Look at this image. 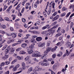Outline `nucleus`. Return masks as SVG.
<instances>
[{
  "label": "nucleus",
  "instance_id": "1",
  "mask_svg": "<svg viewBox=\"0 0 74 74\" xmlns=\"http://www.w3.org/2000/svg\"><path fill=\"white\" fill-rule=\"evenodd\" d=\"M9 51H10V54H12L14 52V49L13 48H10V46L8 47L7 49H6L5 50V52H7V53L9 52Z\"/></svg>",
  "mask_w": 74,
  "mask_h": 74
},
{
  "label": "nucleus",
  "instance_id": "2",
  "mask_svg": "<svg viewBox=\"0 0 74 74\" xmlns=\"http://www.w3.org/2000/svg\"><path fill=\"white\" fill-rule=\"evenodd\" d=\"M40 52L36 51L34 54L32 55V56L33 57H41L42 56V55H40Z\"/></svg>",
  "mask_w": 74,
  "mask_h": 74
},
{
  "label": "nucleus",
  "instance_id": "3",
  "mask_svg": "<svg viewBox=\"0 0 74 74\" xmlns=\"http://www.w3.org/2000/svg\"><path fill=\"white\" fill-rule=\"evenodd\" d=\"M55 30H52L50 32L48 33L47 34L50 36H52L53 34V33H55Z\"/></svg>",
  "mask_w": 74,
  "mask_h": 74
},
{
  "label": "nucleus",
  "instance_id": "4",
  "mask_svg": "<svg viewBox=\"0 0 74 74\" xmlns=\"http://www.w3.org/2000/svg\"><path fill=\"white\" fill-rule=\"evenodd\" d=\"M38 64L39 65H40V64H41L42 66H47L49 65V64L48 63H44L43 62L42 63H41L40 62H39Z\"/></svg>",
  "mask_w": 74,
  "mask_h": 74
},
{
  "label": "nucleus",
  "instance_id": "5",
  "mask_svg": "<svg viewBox=\"0 0 74 74\" xmlns=\"http://www.w3.org/2000/svg\"><path fill=\"white\" fill-rule=\"evenodd\" d=\"M59 16L57 15L53 19L52 21L54 22V21H55L57 20L58 18H59Z\"/></svg>",
  "mask_w": 74,
  "mask_h": 74
},
{
  "label": "nucleus",
  "instance_id": "6",
  "mask_svg": "<svg viewBox=\"0 0 74 74\" xmlns=\"http://www.w3.org/2000/svg\"><path fill=\"white\" fill-rule=\"evenodd\" d=\"M66 45L67 48H69L70 47L71 45V43L69 42V41H68L66 43Z\"/></svg>",
  "mask_w": 74,
  "mask_h": 74
},
{
  "label": "nucleus",
  "instance_id": "7",
  "mask_svg": "<svg viewBox=\"0 0 74 74\" xmlns=\"http://www.w3.org/2000/svg\"><path fill=\"white\" fill-rule=\"evenodd\" d=\"M11 35H12V37L13 38H15L16 37V33H12Z\"/></svg>",
  "mask_w": 74,
  "mask_h": 74
},
{
  "label": "nucleus",
  "instance_id": "8",
  "mask_svg": "<svg viewBox=\"0 0 74 74\" xmlns=\"http://www.w3.org/2000/svg\"><path fill=\"white\" fill-rule=\"evenodd\" d=\"M44 45H45V43H40L38 44V47H43Z\"/></svg>",
  "mask_w": 74,
  "mask_h": 74
},
{
  "label": "nucleus",
  "instance_id": "9",
  "mask_svg": "<svg viewBox=\"0 0 74 74\" xmlns=\"http://www.w3.org/2000/svg\"><path fill=\"white\" fill-rule=\"evenodd\" d=\"M30 41L32 43H37V41L34 39H31L30 40Z\"/></svg>",
  "mask_w": 74,
  "mask_h": 74
},
{
  "label": "nucleus",
  "instance_id": "10",
  "mask_svg": "<svg viewBox=\"0 0 74 74\" xmlns=\"http://www.w3.org/2000/svg\"><path fill=\"white\" fill-rule=\"evenodd\" d=\"M36 40L37 41H40L42 40V38L41 37H38L36 38Z\"/></svg>",
  "mask_w": 74,
  "mask_h": 74
},
{
  "label": "nucleus",
  "instance_id": "11",
  "mask_svg": "<svg viewBox=\"0 0 74 74\" xmlns=\"http://www.w3.org/2000/svg\"><path fill=\"white\" fill-rule=\"evenodd\" d=\"M47 57V54H44L43 55V56L41 57V58L42 59H45Z\"/></svg>",
  "mask_w": 74,
  "mask_h": 74
},
{
  "label": "nucleus",
  "instance_id": "12",
  "mask_svg": "<svg viewBox=\"0 0 74 74\" xmlns=\"http://www.w3.org/2000/svg\"><path fill=\"white\" fill-rule=\"evenodd\" d=\"M34 45H35V44L34 43L32 44L31 45L29 46V48L31 49H33V48H34Z\"/></svg>",
  "mask_w": 74,
  "mask_h": 74
},
{
  "label": "nucleus",
  "instance_id": "13",
  "mask_svg": "<svg viewBox=\"0 0 74 74\" xmlns=\"http://www.w3.org/2000/svg\"><path fill=\"white\" fill-rule=\"evenodd\" d=\"M32 70H33V68L32 67H31L28 70L27 73H28V74L29 73H30L32 71Z\"/></svg>",
  "mask_w": 74,
  "mask_h": 74
},
{
  "label": "nucleus",
  "instance_id": "14",
  "mask_svg": "<svg viewBox=\"0 0 74 74\" xmlns=\"http://www.w3.org/2000/svg\"><path fill=\"white\" fill-rule=\"evenodd\" d=\"M33 51L32 50L30 49H29L27 50V52L28 53H29V54L32 53Z\"/></svg>",
  "mask_w": 74,
  "mask_h": 74
},
{
  "label": "nucleus",
  "instance_id": "15",
  "mask_svg": "<svg viewBox=\"0 0 74 74\" xmlns=\"http://www.w3.org/2000/svg\"><path fill=\"white\" fill-rule=\"evenodd\" d=\"M5 40H3V39H2V38H1V37H0V44H3L4 42H5Z\"/></svg>",
  "mask_w": 74,
  "mask_h": 74
},
{
  "label": "nucleus",
  "instance_id": "16",
  "mask_svg": "<svg viewBox=\"0 0 74 74\" xmlns=\"http://www.w3.org/2000/svg\"><path fill=\"white\" fill-rule=\"evenodd\" d=\"M22 65L23 67V69L24 70H25L26 68V65H25V62H23L22 63Z\"/></svg>",
  "mask_w": 74,
  "mask_h": 74
},
{
  "label": "nucleus",
  "instance_id": "17",
  "mask_svg": "<svg viewBox=\"0 0 74 74\" xmlns=\"http://www.w3.org/2000/svg\"><path fill=\"white\" fill-rule=\"evenodd\" d=\"M35 69V70H36V71H39L40 70V68L39 67V66H36Z\"/></svg>",
  "mask_w": 74,
  "mask_h": 74
},
{
  "label": "nucleus",
  "instance_id": "18",
  "mask_svg": "<svg viewBox=\"0 0 74 74\" xmlns=\"http://www.w3.org/2000/svg\"><path fill=\"white\" fill-rule=\"evenodd\" d=\"M8 46V45H5L4 46V47L2 48V51L5 50V49L7 48Z\"/></svg>",
  "mask_w": 74,
  "mask_h": 74
},
{
  "label": "nucleus",
  "instance_id": "19",
  "mask_svg": "<svg viewBox=\"0 0 74 74\" xmlns=\"http://www.w3.org/2000/svg\"><path fill=\"white\" fill-rule=\"evenodd\" d=\"M26 53V52L24 51L23 50L19 52L20 54H25Z\"/></svg>",
  "mask_w": 74,
  "mask_h": 74
},
{
  "label": "nucleus",
  "instance_id": "20",
  "mask_svg": "<svg viewBox=\"0 0 74 74\" xmlns=\"http://www.w3.org/2000/svg\"><path fill=\"white\" fill-rule=\"evenodd\" d=\"M66 52L65 53L67 54V56H69L70 55V52H69L67 49L66 50Z\"/></svg>",
  "mask_w": 74,
  "mask_h": 74
},
{
  "label": "nucleus",
  "instance_id": "21",
  "mask_svg": "<svg viewBox=\"0 0 74 74\" xmlns=\"http://www.w3.org/2000/svg\"><path fill=\"white\" fill-rule=\"evenodd\" d=\"M26 45H27V44L26 43H24L21 46L22 48H26Z\"/></svg>",
  "mask_w": 74,
  "mask_h": 74
},
{
  "label": "nucleus",
  "instance_id": "22",
  "mask_svg": "<svg viewBox=\"0 0 74 74\" xmlns=\"http://www.w3.org/2000/svg\"><path fill=\"white\" fill-rule=\"evenodd\" d=\"M30 56H27L26 58H25V61H27V60H28L30 59Z\"/></svg>",
  "mask_w": 74,
  "mask_h": 74
},
{
  "label": "nucleus",
  "instance_id": "23",
  "mask_svg": "<svg viewBox=\"0 0 74 74\" xmlns=\"http://www.w3.org/2000/svg\"><path fill=\"white\" fill-rule=\"evenodd\" d=\"M1 28L2 29H6V26L5 25H2L0 26Z\"/></svg>",
  "mask_w": 74,
  "mask_h": 74
},
{
  "label": "nucleus",
  "instance_id": "24",
  "mask_svg": "<svg viewBox=\"0 0 74 74\" xmlns=\"http://www.w3.org/2000/svg\"><path fill=\"white\" fill-rule=\"evenodd\" d=\"M5 63L6 65H8L10 63V61H5Z\"/></svg>",
  "mask_w": 74,
  "mask_h": 74
},
{
  "label": "nucleus",
  "instance_id": "25",
  "mask_svg": "<svg viewBox=\"0 0 74 74\" xmlns=\"http://www.w3.org/2000/svg\"><path fill=\"white\" fill-rule=\"evenodd\" d=\"M51 10H49L47 12V14L48 15H50L51 14Z\"/></svg>",
  "mask_w": 74,
  "mask_h": 74
},
{
  "label": "nucleus",
  "instance_id": "26",
  "mask_svg": "<svg viewBox=\"0 0 74 74\" xmlns=\"http://www.w3.org/2000/svg\"><path fill=\"white\" fill-rule=\"evenodd\" d=\"M57 24V21H55L52 24V26H53Z\"/></svg>",
  "mask_w": 74,
  "mask_h": 74
},
{
  "label": "nucleus",
  "instance_id": "27",
  "mask_svg": "<svg viewBox=\"0 0 74 74\" xmlns=\"http://www.w3.org/2000/svg\"><path fill=\"white\" fill-rule=\"evenodd\" d=\"M51 50V49L49 47H48L47 48L46 51H47L48 52H49Z\"/></svg>",
  "mask_w": 74,
  "mask_h": 74
},
{
  "label": "nucleus",
  "instance_id": "28",
  "mask_svg": "<svg viewBox=\"0 0 74 74\" xmlns=\"http://www.w3.org/2000/svg\"><path fill=\"white\" fill-rule=\"evenodd\" d=\"M33 33L34 34H38V32L36 31H34L33 32Z\"/></svg>",
  "mask_w": 74,
  "mask_h": 74
},
{
  "label": "nucleus",
  "instance_id": "29",
  "mask_svg": "<svg viewBox=\"0 0 74 74\" xmlns=\"http://www.w3.org/2000/svg\"><path fill=\"white\" fill-rule=\"evenodd\" d=\"M58 13V12H55L52 15V16H55L56 15H57V14Z\"/></svg>",
  "mask_w": 74,
  "mask_h": 74
},
{
  "label": "nucleus",
  "instance_id": "30",
  "mask_svg": "<svg viewBox=\"0 0 74 74\" xmlns=\"http://www.w3.org/2000/svg\"><path fill=\"white\" fill-rule=\"evenodd\" d=\"M21 6V4H19L18 5H17L16 7V9L17 10Z\"/></svg>",
  "mask_w": 74,
  "mask_h": 74
},
{
  "label": "nucleus",
  "instance_id": "31",
  "mask_svg": "<svg viewBox=\"0 0 74 74\" xmlns=\"http://www.w3.org/2000/svg\"><path fill=\"white\" fill-rule=\"evenodd\" d=\"M8 7V6H6V5H4V8L3 9V11H4V10H5L6 9H7V8Z\"/></svg>",
  "mask_w": 74,
  "mask_h": 74
},
{
  "label": "nucleus",
  "instance_id": "32",
  "mask_svg": "<svg viewBox=\"0 0 74 74\" xmlns=\"http://www.w3.org/2000/svg\"><path fill=\"white\" fill-rule=\"evenodd\" d=\"M71 14V12H69L66 15V18H67V17H68L69 16V15H70Z\"/></svg>",
  "mask_w": 74,
  "mask_h": 74
},
{
  "label": "nucleus",
  "instance_id": "33",
  "mask_svg": "<svg viewBox=\"0 0 74 74\" xmlns=\"http://www.w3.org/2000/svg\"><path fill=\"white\" fill-rule=\"evenodd\" d=\"M69 56L70 57H73V56H74V53H71L70 55Z\"/></svg>",
  "mask_w": 74,
  "mask_h": 74
},
{
  "label": "nucleus",
  "instance_id": "34",
  "mask_svg": "<svg viewBox=\"0 0 74 74\" xmlns=\"http://www.w3.org/2000/svg\"><path fill=\"white\" fill-rule=\"evenodd\" d=\"M12 16H13V20H15V18H16L15 15L12 14Z\"/></svg>",
  "mask_w": 74,
  "mask_h": 74
},
{
  "label": "nucleus",
  "instance_id": "35",
  "mask_svg": "<svg viewBox=\"0 0 74 74\" xmlns=\"http://www.w3.org/2000/svg\"><path fill=\"white\" fill-rule=\"evenodd\" d=\"M21 49H22V48H18L16 49V51L18 52L19 51H21Z\"/></svg>",
  "mask_w": 74,
  "mask_h": 74
},
{
  "label": "nucleus",
  "instance_id": "36",
  "mask_svg": "<svg viewBox=\"0 0 74 74\" xmlns=\"http://www.w3.org/2000/svg\"><path fill=\"white\" fill-rule=\"evenodd\" d=\"M61 54H57V56H58L59 57H60V56H61L62 55H63V53L61 52Z\"/></svg>",
  "mask_w": 74,
  "mask_h": 74
},
{
  "label": "nucleus",
  "instance_id": "37",
  "mask_svg": "<svg viewBox=\"0 0 74 74\" xmlns=\"http://www.w3.org/2000/svg\"><path fill=\"white\" fill-rule=\"evenodd\" d=\"M17 68H16V67H15L14 68H13V71H15L16 70H17Z\"/></svg>",
  "mask_w": 74,
  "mask_h": 74
},
{
  "label": "nucleus",
  "instance_id": "38",
  "mask_svg": "<svg viewBox=\"0 0 74 74\" xmlns=\"http://www.w3.org/2000/svg\"><path fill=\"white\" fill-rule=\"evenodd\" d=\"M22 71H19L18 72H16V73H13V74H19V73H21Z\"/></svg>",
  "mask_w": 74,
  "mask_h": 74
},
{
  "label": "nucleus",
  "instance_id": "39",
  "mask_svg": "<svg viewBox=\"0 0 74 74\" xmlns=\"http://www.w3.org/2000/svg\"><path fill=\"white\" fill-rule=\"evenodd\" d=\"M16 58H17L18 60H21V57L19 56H17Z\"/></svg>",
  "mask_w": 74,
  "mask_h": 74
},
{
  "label": "nucleus",
  "instance_id": "40",
  "mask_svg": "<svg viewBox=\"0 0 74 74\" xmlns=\"http://www.w3.org/2000/svg\"><path fill=\"white\" fill-rule=\"evenodd\" d=\"M4 65H5V62H3L1 63V66H4Z\"/></svg>",
  "mask_w": 74,
  "mask_h": 74
},
{
  "label": "nucleus",
  "instance_id": "41",
  "mask_svg": "<svg viewBox=\"0 0 74 74\" xmlns=\"http://www.w3.org/2000/svg\"><path fill=\"white\" fill-rule=\"evenodd\" d=\"M18 42L17 44H20L21 43V39H19L18 41Z\"/></svg>",
  "mask_w": 74,
  "mask_h": 74
},
{
  "label": "nucleus",
  "instance_id": "42",
  "mask_svg": "<svg viewBox=\"0 0 74 74\" xmlns=\"http://www.w3.org/2000/svg\"><path fill=\"white\" fill-rule=\"evenodd\" d=\"M56 67L53 65V70H56Z\"/></svg>",
  "mask_w": 74,
  "mask_h": 74
},
{
  "label": "nucleus",
  "instance_id": "43",
  "mask_svg": "<svg viewBox=\"0 0 74 74\" xmlns=\"http://www.w3.org/2000/svg\"><path fill=\"white\" fill-rule=\"evenodd\" d=\"M10 30L11 31H12V32L14 31V28H12V27H10Z\"/></svg>",
  "mask_w": 74,
  "mask_h": 74
},
{
  "label": "nucleus",
  "instance_id": "44",
  "mask_svg": "<svg viewBox=\"0 0 74 74\" xmlns=\"http://www.w3.org/2000/svg\"><path fill=\"white\" fill-rule=\"evenodd\" d=\"M42 34H46V33H47V32L46 31H44L42 32L41 33Z\"/></svg>",
  "mask_w": 74,
  "mask_h": 74
},
{
  "label": "nucleus",
  "instance_id": "45",
  "mask_svg": "<svg viewBox=\"0 0 74 74\" xmlns=\"http://www.w3.org/2000/svg\"><path fill=\"white\" fill-rule=\"evenodd\" d=\"M66 10H67V8L64 7H63L62 9V11H66Z\"/></svg>",
  "mask_w": 74,
  "mask_h": 74
},
{
  "label": "nucleus",
  "instance_id": "46",
  "mask_svg": "<svg viewBox=\"0 0 74 74\" xmlns=\"http://www.w3.org/2000/svg\"><path fill=\"white\" fill-rule=\"evenodd\" d=\"M28 60L27 63H29V64H30L32 63V62L31 61V60Z\"/></svg>",
  "mask_w": 74,
  "mask_h": 74
},
{
  "label": "nucleus",
  "instance_id": "47",
  "mask_svg": "<svg viewBox=\"0 0 74 74\" xmlns=\"http://www.w3.org/2000/svg\"><path fill=\"white\" fill-rule=\"evenodd\" d=\"M4 19L7 21H9V18H8V17H5V18Z\"/></svg>",
  "mask_w": 74,
  "mask_h": 74
},
{
  "label": "nucleus",
  "instance_id": "48",
  "mask_svg": "<svg viewBox=\"0 0 74 74\" xmlns=\"http://www.w3.org/2000/svg\"><path fill=\"white\" fill-rule=\"evenodd\" d=\"M66 15V13H64L61 15V16H64Z\"/></svg>",
  "mask_w": 74,
  "mask_h": 74
},
{
  "label": "nucleus",
  "instance_id": "49",
  "mask_svg": "<svg viewBox=\"0 0 74 74\" xmlns=\"http://www.w3.org/2000/svg\"><path fill=\"white\" fill-rule=\"evenodd\" d=\"M22 21L23 22H24V23L26 22V19H25L24 18H22Z\"/></svg>",
  "mask_w": 74,
  "mask_h": 74
},
{
  "label": "nucleus",
  "instance_id": "50",
  "mask_svg": "<svg viewBox=\"0 0 74 74\" xmlns=\"http://www.w3.org/2000/svg\"><path fill=\"white\" fill-rule=\"evenodd\" d=\"M67 70V69L66 68H65V69H63L61 71L62 72H64L66 71Z\"/></svg>",
  "mask_w": 74,
  "mask_h": 74
},
{
  "label": "nucleus",
  "instance_id": "51",
  "mask_svg": "<svg viewBox=\"0 0 74 74\" xmlns=\"http://www.w3.org/2000/svg\"><path fill=\"white\" fill-rule=\"evenodd\" d=\"M55 3H53L52 4V7L53 8H55Z\"/></svg>",
  "mask_w": 74,
  "mask_h": 74
},
{
  "label": "nucleus",
  "instance_id": "52",
  "mask_svg": "<svg viewBox=\"0 0 74 74\" xmlns=\"http://www.w3.org/2000/svg\"><path fill=\"white\" fill-rule=\"evenodd\" d=\"M18 43H14V44H13L12 45V47H14V46H16V45H18Z\"/></svg>",
  "mask_w": 74,
  "mask_h": 74
},
{
  "label": "nucleus",
  "instance_id": "53",
  "mask_svg": "<svg viewBox=\"0 0 74 74\" xmlns=\"http://www.w3.org/2000/svg\"><path fill=\"white\" fill-rule=\"evenodd\" d=\"M60 29H61V28L60 27H59L58 28V30H57V32H59L60 31Z\"/></svg>",
  "mask_w": 74,
  "mask_h": 74
},
{
  "label": "nucleus",
  "instance_id": "54",
  "mask_svg": "<svg viewBox=\"0 0 74 74\" xmlns=\"http://www.w3.org/2000/svg\"><path fill=\"white\" fill-rule=\"evenodd\" d=\"M52 57L54 59L55 58V57H56V54H54L52 55Z\"/></svg>",
  "mask_w": 74,
  "mask_h": 74
},
{
  "label": "nucleus",
  "instance_id": "55",
  "mask_svg": "<svg viewBox=\"0 0 74 74\" xmlns=\"http://www.w3.org/2000/svg\"><path fill=\"white\" fill-rule=\"evenodd\" d=\"M37 37V36H32V38H36Z\"/></svg>",
  "mask_w": 74,
  "mask_h": 74
},
{
  "label": "nucleus",
  "instance_id": "56",
  "mask_svg": "<svg viewBox=\"0 0 74 74\" xmlns=\"http://www.w3.org/2000/svg\"><path fill=\"white\" fill-rule=\"evenodd\" d=\"M20 66V65H19V64H18L16 65V68H17L18 69V67H19Z\"/></svg>",
  "mask_w": 74,
  "mask_h": 74
},
{
  "label": "nucleus",
  "instance_id": "57",
  "mask_svg": "<svg viewBox=\"0 0 74 74\" xmlns=\"http://www.w3.org/2000/svg\"><path fill=\"white\" fill-rule=\"evenodd\" d=\"M14 67V65L11 66L9 68V69H12V68H13Z\"/></svg>",
  "mask_w": 74,
  "mask_h": 74
},
{
  "label": "nucleus",
  "instance_id": "58",
  "mask_svg": "<svg viewBox=\"0 0 74 74\" xmlns=\"http://www.w3.org/2000/svg\"><path fill=\"white\" fill-rule=\"evenodd\" d=\"M43 62H48V61H47V59H45L43 60Z\"/></svg>",
  "mask_w": 74,
  "mask_h": 74
},
{
  "label": "nucleus",
  "instance_id": "59",
  "mask_svg": "<svg viewBox=\"0 0 74 74\" xmlns=\"http://www.w3.org/2000/svg\"><path fill=\"white\" fill-rule=\"evenodd\" d=\"M71 28H72L73 27V23L72 22L71 23Z\"/></svg>",
  "mask_w": 74,
  "mask_h": 74
},
{
  "label": "nucleus",
  "instance_id": "60",
  "mask_svg": "<svg viewBox=\"0 0 74 74\" xmlns=\"http://www.w3.org/2000/svg\"><path fill=\"white\" fill-rule=\"evenodd\" d=\"M10 73V71H8L7 72H5V74H9Z\"/></svg>",
  "mask_w": 74,
  "mask_h": 74
},
{
  "label": "nucleus",
  "instance_id": "61",
  "mask_svg": "<svg viewBox=\"0 0 74 74\" xmlns=\"http://www.w3.org/2000/svg\"><path fill=\"white\" fill-rule=\"evenodd\" d=\"M24 10H25V8H23L22 9V10L21 11V13H23V12H24Z\"/></svg>",
  "mask_w": 74,
  "mask_h": 74
},
{
  "label": "nucleus",
  "instance_id": "62",
  "mask_svg": "<svg viewBox=\"0 0 74 74\" xmlns=\"http://www.w3.org/2000/svg\"><path fill=\"white\" fill-rule=\"evenodd\" d=\"M10 43H11V42L10 40H9L7 42L8 44H10Z\"/></svg>",
  "mask_w": 74,
  "mask_h": 74
},
{
  "label": "nucleus",
  "instance_id": "63",
  "mask_svg": "<svg viewBox=\"0 0 74 74\" xmlns=\"http://www.w3.org/2000/svg\"><path fill=\"white\" fill-rule=\"evenodd\" d=\"M5 58H6V59H7L8 58V55H5Z\"/></svg>",
  "mask_w": 74,
  "mask_h": 74
},
{
  "label": "nucleus",
  "instance_id": "64",
  "mask_svg": "<svg viewBox=\"0 0 74 74\" xmlns=\"http://www.w3.org/2000/svg\"><path fill=\"white\" fill-rule=\"evenodd\" d=\"M48 53V52L47 51V50L45 51L44 52V53L47 54V53Z\"/></svg>",
  "mask_w": 74,
  "mask_h": 74
}]
</instances>
